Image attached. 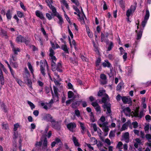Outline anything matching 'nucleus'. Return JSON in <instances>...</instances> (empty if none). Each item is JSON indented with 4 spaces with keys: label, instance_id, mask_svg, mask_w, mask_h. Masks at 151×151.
<instances>
[{
    "label": "nucleus",
    "instance_id": "nucleus-46",
    "mask_svg": "<svg viewBox=\"0 0 151 151\" xmlns=\"http://www.w3.org/2000/svg\"><path fill=\"white\" fill-rule=\"evenodd\" d=\"M132 124L133 125V127L134 128H137L138 127V123L137 121L132 122Z\"/></svg>",
    "mask_w": 151,
    "mask_h": 151
},
{
    "label": "nucleus",
    "instance_id": "nucleus-24",
    "mask_svg": "<svg viewBox=\"0 0 151 151\" xmlns=\"http://www.w3.org/2000/svg\"><path fill=\"white\" fill-rule=\"evenodd\" d=\"M128 126V124L127 122H126L124 123L122 125V127L120 130V131H123L125 130V129L127 128Z\"/></svg>",
    "mask_w": 151,
    "mask_h": 151
},
{
    "label": "nucleus",
    "instance_id": "nucleus-34",
    "mask_svg": "<svg viewBox=\"0 0 151 151\" xmlns=\"http://www.w3.org/2000/svg\"><path fill=\"white\" fill-rule=\"evenodd\" d=\"M107 99L106 97H103L102 98L101 102L104 103L103 105H108L109 104H110V103L106 102Z\"/></svg>",
    "mask_w": 151,
    "mask_h": 151
},
{
    "label": "nucleus",
    "instance_id": "nucleus-20",
    "mask_svg": "<svg viewBox=\"0 0 151 151\" xmlns=\"http://www.w3.org/2000/svg\"><path fill=\"white\" fill-rule=\"evenodd\" d=\"M61 49L66 53H69V51L66 45H63L61 46Z\"/></svg>",
    "mask_w": 151,
    "mask_h": 151
},
{
    "label": "nucleus",
    "instance_id": "nucleus-31",
    "mask_svg": "<svg viewBox=\"0 0 151 151\" xmlns=\"http://www.w3.org/2000/svg\"><path fill=\"white\" fill-rule=\"evenodd\" d=\"M122 100L124 104L127 103L129 101L128 99L125 96H123L122 97Z\"/></svg>",
    "mask_w": 151,
    "mask_h": 151
},
{
    "label": "nucleus",
    "instance_id": "nucleus-30",
    "mask_svg": "<svg viewBox=\"0 0 151 151\" xmlns=\"http://www.w3.org/2000/svg\"><path fill=\"white\" fill-rule=\"evenodd\" d=\"M80 125L82 129L81 130V133L83 134H84L85 133L84 131L85 130V128L84 126V124L83 123H82L81 122L80 123Z\"/></svg>",
    "mask_w": 151,
    "mask_h": 151
},
{
    "label": "nucleus",
    "instance_id": "nucleus-19",
    "mask_svg": "<svg viewBox=\"0 0 151 151\" xmlns=\"http://www.w3.org/2000/svg\"><path fill=\"white\" fill-rule=\"evenodd\" d=\"M10 64L14 68H17V63L10 58L9 61Z\"/></svg>",
    "mask_w": 151,
    "mask_h": 151
},
{
    "label": "nucleus",
    "instance_id": "nucleus-36",
    "mask_svg": "<svg viewBox=\"0 0 151 151\" xmlns=\"http://www.w3.org/2000/svg\"><path fill=\"white\" fill-rule=\"evenodd\" d=\"M27 64H28V68H29V69L30 70L31 72V73H32L33 74L34 70L33 69L32 67V66L31 64L29 62H28L27 63Z\"/></svg>",
    "mask_w": 151,
    "mask_h": 151
},
{
    "label": "nucleus",
    "instance_id": "nucleus-38",
    "mask_svg": "<svg viewBox=\"0 0 151 151\" xmlns=\"http://www.w3.org/2000/svg\"><path fill=\"white\" fill-rule=\"evenodd\" d=\"M109 68L110 69V72L109 73H108V74L109 77L111 78L114 75V73L113 72V68L111 66V67Z\"/></svg>",
    "mask_w": 151,
    "mask_h": 151
},
{
    "label": "nucleus",
    "instance_id": "nucleus-18",
    "mask_svg": "<svg viewBox=\"0 0 151 151\" xmlns=\"http://www.w3.org/2000/svg\"><path fill=\"white\" fill-rule=\"evenodd\" d=\"M24 38L21 35H19L16 38V41L17 42H23Z\"/></svg>",
    "mask_w": 151,
    "mask_h": 151
},
{
    "label": "nucleus",
    "instance_id": "nucleus-50",
    "mask_svg": "<svg viewBox=\"0 0 151 151\" xmlns=\"http://www.w3.org/2000/svg\"><path fill=\"white\" fill-rule=\"evenodd\" d=\"M0 81L1 82V84L3 85L4 83V80L3 76H0Z\"/></svg>",
    "mask_w": 151,
    "mask_h": 151
},
{
    "label": "nucleus",
    "instance_id": "nucleus-51",
    "mask_svg": "<svg viewBox=\"0 0 151 151\" xmlns=\"http://www.w3.org/2000/svg\"><path fill=\"white\" fill-rule=\"evenodd\" d=\"M11 57L10 59H11L13 60L15 62L17 60L16 55L14 54L12 55L11 56Z\"/></svg>",
    "mask_w": 151,
    "mask_h": 151
},
{
    "label": "nucleus",
    "instance_id": "nucleus-13",
    "mask_svg": "<svg viewBox=\"0 0 151 151\" xmlns=\"http://www.w3.org/2000/svg\"><path fill=\"white\" fill-rule=\"evenodd\" d=\"M105 90H100L98 92L97 96H101L104 95V94H105L106 97H108V95L105 93Z\"/></svg>",
    "mask_w": 151,
    "mask_h": 151
},
{
    "label": "nucleus",
    "instance_id": "nucleus-42",
    "mask_svg": "<svg viewBox=\"0 0 151 151\" xmlns=\"http://www.w3.org/2000/svg\"><path fill=\"white\" fill-rule=\"evenodd\" d=\"M63 12H64V16L66 18L67 21L69 23H70V19H69V17H68V15L66 14L65 11H64V9H63Z\"/></svg>",
    "mask_w": 151,
    "mask_h": 151
},
{
    "label": "nucleus",
    "instance_id": "nucleus-47",
    "mask_svg": "<svg viewBox=\"0 0 151 151\" xmlns=\"http://www.w3.org/2000/svg\"><path fill=\"white\" fill-rule=\"evenodd\" d=\"M108 123L107 122H104L102 124H99V125L100 127H105L107 126V125L108 124Z\"/></svg>",
    "mask_w": 151,
    "mask_h": 151
},
{
    "label": "nucleus",
    "instance_id": "nucleus-2",
    "mask_svg": "<svg viewBox=\"0 0 151 151\" xmlns=\"http://www.w3.org/2000/svg\"><path fill=\"white\" fill-rule=\"evenodd\" d=\"M41 65L40 66V71L42 75L43 76H45V68H44L45 65L46 64L47 68V70H48V66L47 64V62L46 60L45 61L44 60H41L40 61Z\"/></svg>",
    "mask_w": 151,
    "mask_h": 151
},
{
    "label": "nucleus",
    "instance_id": "nucleus-33",
    "mask_svg": "<svg viewBox=\"0 0 151 151\" xmlns=\"http://www.w3.org/2000/svg\"><path fill=\"white\" fill-rule=\"evenodd\" d=\"M115 131H112L111 130L110 131L109 135V137L110 138H111L112 137H114L115 136Z\"/></svg>",
    "mask_w": 151,
    "mask_h": 151
},
{
    "label": "nucleus",
    "instance_id": "nucleus-58",
    "mask_svg": "<svg viewBox=\"0 0 151 151\" xmlns=\"http://www.w3.org/2000/svg\"><path fill=\"white\" fill-rule=\"evenodd\" d=\"M123 145V144L121 142H118L117 146L116 148H118L119 149H121V147Z\"/></svg>",
    "mask_w": 151,
    "mask_h": 151
},
{
    "label": "nucleus",
    "instance_id": "nucleus-63",
    "mask_svg": "<svg viewBox=\"0 0 151 151\" xmlns=\"http://www.w3.org/2000/svg\"><path fill=\"white\" fill-rule=\"evenodd\" d=\"M93 47L95 48V51L96 52H99V51L98 49L97 45H96V44H95V43L94 42H93Z\"/></svg>",
    "mask_w": 151,
    "mask_h": 151
},
{
    "label": "nucleus",
    "instance_id": "nucleus-8",
    "mask_svg": "<svg viewBox=\"0 0 151 151\" xmlns=\"http://www.w3.org/2000/svg\"><path fill=\"white\" fill-rule=\"evenodd\" d=\"M102 65L104 68H110L112 66L111 64L108 60H105L104 62L102 63Z\"/></svg>",
    "mask_w": 151,
    "mask_h": 151
},
{
    "label": "nucleus",
    "instance_id": "nucleus-22",
    "mask_svg": "<svg viewBox=\"0 0 151 151\" xmlns=\"http://www.w3.org/2000/svg\"><path fill=\"white\" fill-rule=\"evenodd\" d=\"M12 50L14 52V55H18L17 52H20V49L18 48H15L14 47H13Z\"/></svg>",
    "mask_w": 151,
    "mask_h": 151
},
{
    "label": "nucleus",
    "instance_id": "nucleus-15",
    "mask_svg": "<svg viewBox=\"0 0 151 151\" xmlns=\"http://www.w3.org/2000/svg\"><path fill=\"white\" fill-rule=\"evenodd\" d=\"M119 5L123 10H124L125 8V1L123 0H119Z\"/></svg>",
    "mask_w": 151,
    "mask_h": 151
},
{
    "label": "nucleus",
    "instance_id": "nucleus-25",
    "mask_svg": "<svg viewBox=\"0 0 151 151\" xmlns=\"http://www.w3.org/2000/svg\"><path fill=\"white\" fill-rule=\"evenodd\" d=\"M101 61V58L100 57H99L96 59L95 62L96 66V67H98L99 66Z\"/></svg>",
    "mask_w": 151,
    "mask_h": 151
},
{
    "label": "nucleus",
    "instance_id": "nucleus-56",
    "mask_svg": "<svg viewBox=\"0 0 151 151\" xmlns=\"http://www.w3.org/2000/svg\"><path fill=\"white\" fill-rule=\"evenodd\" d=\"M102 130L105 132H107L109 130V129L108 126L102 128Z\"/></svg>",
    "mask_w": 151,
    "mask_h": 151
},
{
    "label": "nucleus",
    "instance_id": "nucleus-11",
    "mask_svg": "<svg viewBox=\"0 0 151 151\" xmlns=\"http://www.w3.org/2000/svg\"><path fill=\"white\" fill-rule=\"evenodd\" d=\"M103 107L104 109H107V112H106V114H107L108 113L109 114H110L111 112V104H109L108 105H103Z\"/></svg>",
    "mask_w": 151,
    "mask_h": 151
},
{
    "label": "nucleus",
    "instance_id": "nucleus-37",
    "mask_svg": "<svg viewBox=\"0 0 151 151\" xmlns=\"http://www.w3.org/2000/svg\"><path fill=\"white\" fill-rule=\"evenodd\" d=\"M145 98L142 99V107L143 108L145 109L147 108V105L146 103H145Z\"/></svg>",
    "mask_w": 151,
    "mask_h": 151
},
{
    "label": "nucleus",
    "instance_id": "nucleus-14",
    "mask_svg": "<svg viewBox=\"0 0 151 151\" xmlns=\"http://www.w3.org/2000/svg\"><path fill=\"white\" fill-rule=\"evenodd\" d=\"M0 35L2 37H4L5 38L7 39L8 38L7 35V32L2 29H1Z\"/></svg>",
    "mask_w": 151,
    "mask_h": 151
},
{
    "label": "nucleus",
    "instance_id": "nucleus-40",
    "mask_svg": "<svg viewBox=\"0 0 151 151\" xmlns=\"http://www.w3.org/2000/svg\"><path fill=\"white\" fill-rule=\"evenodd\" d=\"M28 104L30 106L31 109H34L35 107V106L34 104L30 101H28L27 102Z\"/></svg>",
    "mask_w": 151,
    "mask_h": 151
},
{
    "label": "nucleus",
    "instance_id": "nucleus-59",
    "mask_svg": "<svg viewBox=\"0 0 151 151\" xmlns=\"http://www.w3.org/2000/svg\"><path fill=\"white\" fill-rule=\"evenodd\" d=\"M56 70L60 72L62 71V70L61 69V68H52V71H55Z\"/></svg>",
    "mask_w": 151,
    "mask_h": 151
},
{
    "label": "nucleus",
    "instance_id": "nucleus-54",
    "mask_svg": "<svg viewBox=\"0 0 151 151\" xmlns=\"http://www.w3.org/2000/svg\"><path fill=\"white\" fill-rule=\"evenodd\" d=\"M55 61H51V66L52 67V68H56V63L55 62Z\"/></svg>",
    "mask_w": 151,
    "mask_h": 151
},
{
    "label": "nucleus",
    "instance_id": "nucleus-3",
    "mask_svg": "<svg viewBox=\"0 0 151 151\" xmlns=\"http://www.w3.org/2000/svg\"><path fill=\"white\" fill-rule=\"evenodd\" d=\"M53 90L55 95L53 93V91L52 89H51V92L52 96L54 100L55 99L56 101H58L59 99V97L58 95V88L55 86H53Z\"/></svg>",
    "mask_w": 151,
    "mask_h": 151
},
{
    "label": "nucleus",
    "instance_id": "nucleus-21",
    "mask_svg": "<svg viewBox=\"0 0 151 151\" xmlns=\"http://www.w3.org/2000/svg\"><path fill=\"white\" fill-rule=\"evenodd\" d=\"M51 10L52 11V12L53 13V17H54V16L56 17L58 16V15H60L58 13H57L56 8L54 7L52 9H51Z\"/></svg>",
    "mask_w": 151,
    "mask_h": 151
},
{
    "label": "nucleus",
    "instance_id": "nucleus-64",
    "mask_svg": "<svg viewBox=\"0 0 151 151\" xmlns=\"http://www.w3.org/2000/svg\"><path fill=\"white\" fill-rule=\"evenodd\" d=\"M145 119L147 121L149 122L151 120V117L149 115H147L145 116Z\"/></svg>",
    "mask_w": 151,
    "mask_h": 151
},
{
    "label": "nucleus",
    "instance_id": "nucleus-7",
    "mask_svg": "<svg viewBox=\"0 0 151 151\" xmlns=\"http://www.w3.org/2000/svg\"><path fill=\"white\" fill-rule=\"evenodd\" d=\"M81 100L73 102L71 105V107L74 109H76L81 104Z\"/></svg>",
    "mask_w": 151,
    "mask_h": 151
},
{
    "label": "nucleus",
    "instance_id": "nucleus-48",
    "mask_svg": "<svg viewBox=\"0 0 151 151\" xmlns=\"http://www.w3.org/2000/svg\"><path fill=\"white\" fill-rule=\"evenodd\" d=\"M123 137L124 138L127 139L129 138V133L128 132H125L123 135Z\"/></svg>",
    "mask_w": 151,
    "mask_h": 151
},
{
    "label": "nucleus",
    "instance_id": "nucleus-44",
    "mask_svg": "<svg viewBox=\"0 0 151 151\" xmlns=\"http://www.w3.org/2000/svg\"><path fill=\"white\" fill-rule=\"evenodd\" d=\"M100 78L104 80H106L107 79L106 76L104 74H102L100 75Z\"/></svg>",
    "mask_w": 151,
    "mask_h": 151
},
{
    "label": "nucleus",
    "instance_id": "nucleus-41",
    "mask_svg": "<svg viewBox=\"0 0 151 151\" xmlns=\"http://www.w3.org/2000/svg\"><path fill=\"white\" fill-rule=\"evenodd\" d=\"M139 111L136 110L134 111H132V113H133L134 116L136 117H139Z\"/></svg>",
    "mask_w": 151,
    "mask_h": 151
},
{
    "label": "nucleus",
    "instance_id": "nucleus-27",
    "mask_svg": "<svg viewBox=\"0 0 151 151\" xmlns=\"http://www.w3.org/2000/svg\"><path fill=\"white\" fill-rule=\"evenodd\" d=\"M150 17V12L149 10L148 9L146 10V14L144 17L145 19L147 20L149 19Z\"/></svg>",
    "mask_w": 151,
    "mask_h": 151
},
{
    "label": "nucleus",
    "instance_id": "nucleus-1",
    "mask_svg": "<svg viewBox=\"0 0 151 151\" xmlns=\"http://www.w3.org/2000/svg\"><path fill=\"white\" fill-rule=\"evenodd\" d=\"M46 135H43L40 139V140L39 142H37L35 144V146L40 147L42 144V149H45L47 146V140L46 137Z\"/></svg>",
    "mask_w": 151,
    "mask_h": 151
},
{
    "label": "nucleus",
    "instance_id": "nucleus-28",
    "mask_svg": "<svg viewBox=\"0 0 151 151\" xmlns=\"http://www.w3.org/2000/svg\"><path fill=\"white\" fill-rule=\"evenodd\" d=\"M46 17L49 20H51L53 18V14L52 13L50 14L48 13H46Z\"/></svg>",
    "mask_w": 151,
    "mask_h": 151
},
{
    "label": "nucleus",
    "instance_id": "nucleus-61",
    "mask_svg": "<svg viewBox=\"0 0 151 151\" xmlns=\"http://www.w3.org/2000/svg\"><path fill=\"white\" fill-rule=\"evenodd\" d=\"M73 101V99H69L66 102V106H68L69 104H70L71 102L72 101Z\"/></svg>",
    "mask_w": 151,
    "mask_h": 151
},
{
    "label": "nucleus",
    "instance_id": "nucleus-45",
    "mask_svg": "<svg viewBox=\"0 0 151 151\" xmlns=\"http://www.w3.org/2000/svg\"><path fill=\"white\" fill-rule=\"evenodd\" d=\"M17 15L18 17L21 18L24 16V14L23 12L18 11L17 12Z\"/></svg>",
    "mask_w": 151,
    "mask_h": 151
},
{
    "label": "nucleus",
    "instance_id": "nucleus-32",
    "mask_svg": "<svg viewBox=\"0 0 151 151\" xmlns=\"http://www.w3.org/2000/svg\"><path fill=\"white\" fill-rule=\"evenodd\" d=\"M1 108L6 113L7 112V106L4 103H2L1 104Z\"/></svg>",
    "mask_w": 151,
    "mask_h": 151
},
{
    "label": "nucleus",
    "instance_id": "nucleus-55",
    "mask_svg": "<svg viewBox=\"0 0 151 151\" xmlns=\"http://www.w3.org/2000/svg\"><path fill=\"white\" fill-rule=\"evenodd\" d=\"M147 20H146L145 19H144V20L142 22V25L143 28H144L145 27L147 22Z\"/></svg>",
    "mask_w": 151,
    "mask_h": 151
},
{
    "label": "nucleus",
    "instance_id": "nucleus-4",
    "mask_svg": "<svg viewBox=\"0 0 151 151\" xmlns=\"http://www.w3.org/2000/svg\"><path fill=\"white\" fill-rule=\"evenodd\" d=\"M51 122L52 127L53 128L58 130L60 129V125L59 124L58 122L56 121L54 119Z\"/></svg>",
    "mask_w": 151,
    "mask_h": 151
},
{
    "label": "nucleus",
    "instance_id": "nucleus-60",
    "mask_svg": "<svg viewBox=\"0 0 151 151\" xmlns=\"http://www.w3.org/2000/svg\"><path fill=\"white\" fill-rule=\"evenodd\" d=\"M131 110L130 109V108L129 107H127L125 108H124L123 110V111L124 112H125V111H126L128 113H130L131 112Z\"/></svg>",
    "mask_w": 151,
    "mask_h": 151
},
{
    "label": "nucleus",
    "instance_id": "nucleus-53",
    "mask_svg": "<svg viewBox=\"0 0 151 151\" xmlns=\"http://www.w3.org/2000/svg\"><path fill=\"white\" fill-rule=\"evenodd\" d=\"M75 113L76 115L78 117L80 116V113L79 110L78 109H76L75 111Z\"/></svg>",
    "mask_w": 151,
    "mask_h": 151
},
{
    "label": "nucleus",
    "instance_id": "nucleus-5",
    "mask_svg": "<svg viewBox=\"0 0 151 151\" xmlns=\"http://www.w3.org/2000/svg\"><path fill=\"white\" fill-rule=\"evenodd\" d=\"M53 119L52 116L49 114H46L42 117V120L47 122H51Z\"/></svg>",
    "mask_w": 151,
    "mask_h": 151
},
{
    "label": "nucleus",
    "instance_id": "nucleus-23",
    "mask_svg": "<svg viewBox=\"0 0 151 151\" xmlns=\"http://www.w3.org/2000/svg\"><path fill=\"white\" fill-rule=\"evenodd\" d=\"M124 85V83L122 82H120L117 85L116 88L117 90L120 91Z\"/></svg>",
    "mask_w": 151,
    "mask_h": 151
},
{
    "label": "nucleus",
    "instance_id": "nucleus-43",
    "mask_svg": "<svg viewBox=\"0 0 151 151\" xmlns=\"http://www.w3.org/2000/svg\"><path fill=\"white\" fill-rule=\"evenodd\" d=\"M8 126L7 124H4L3 123L2 125V128L3 129H7L8 128Z\"/></svg>",
    "mask_w": 151,
    "mask_h": 151
},
{
    "label": "nucleus",
    "instance_id": "nucleus-35",
    "mask_svg": "<svg viewBox=\"0 0 151 151\" xmlns=\"http://www.w3.org/2000/svg\"><path fill=\"white\" fill-rule=\"evenodd\" d=\"M114 46L113 43L112 42H110V43L108 47L107 48V51H110L113 48Z\"/></svg>",
    "mask_w": 151,
    "mask_h": 151
},
{
    "label": "nucleus",
    "instance_id": "nucleus-16",
    "mask_svg": "<svg viewBox=\"0 0 151 151\" xmlns=\"http://www.w3.org/2000/svg\"><path fill=\"white\" fill-rule=\"evenodd\" d=\"M132 5L126 12V15L127 17H129L130 15L132 13Z\"/></svg>",
    "mask_w": 151,
    "mask_h": 151
},
{
    "label": "nucleus",
    "instance_id": "nucleus-52",
    "mask_svg": "<svg viewBox=\"0 0 151 151\" xmlns=\"http://www.w3.org/2000/svg\"><path fill=\"white\" fill-rule=\"evenodd\" d=\"M81 103H82V106L83 107H86L87 106V103L85 101H83L81 100Z\"/></svg>",
    "mask_w": 151,
    "mask_h": 151
},
{
    "label": "nucleus",
    "instance_id": "nucleus-39",
    "mask_svg": "<svg viewBox=\"0 0 151 151\" xmlns=\"http://www.w3.org/2000/svg\"><path fill=\"white\" fill-rule=\"evenodd\" d=\"M45 1L46 2L47 4V6L49 7L51 9L55 7L54 6H52L49 0H46Z\"/></svg>",
    "mask_w": 151,
    "mask_h": 151
},
{
    "label": "nucleus",
    "instance_id": "nucleus-29",
    "mask_svg": "<svg viewBox=\"0 0 151 151\" xmlns=\"http://www.w3.org/2000/svg\"><path fill=\"white\" fill-rule=\"evenodd\" d=\"M25 82L26 83L27 85H28L30 88H32V83L31 79H29L28 80H27Z\"/></svg>",
    "mask_w": 151,
    "mask_h": 151
},
{
    "label": "nucleus",
    "instance_id": "nucleus-12",
    "mask_svg": "<svg viewBox=\"0 0 151 151\" xmlns=\"http://www.w3.org/2000/svg\"><path fill=\"white\" fill-rule=\"evenodd\" d=\"M36 16L40 18L41 19L43 20L45 19V17L42 12H40L38 10H37L35 12Z\"/></svg>",
    "mask_w": 151,
    "mask_h": 151
},
{
    "label": "nucleus",
    "instance_id": "nucleus-57",
    "mask_svg": "<svg viewBox=\"0 0 151 151\" xmlns=\"http://www.w3.org/2000/svg\"><path fill=\"white\" fill-rule=\"evenodd\" d=\"M50 53L49 56L50 57L53 56L55 54L54 51L52 48H50Z\"/></svg>",
    "mask_w": 151,
    "mask_h": 151
},
{
    "label": "nucleus",
    "instance_id": "nucleus-26",
    "mask_svg": "<svg viewBox=\"0 0 151 151\" xmlns=\"http://www.w3.org/2000/svg\"><path fill=\"white\" fill-rule=\"evenodd\" d=\"M74 96V93L71 91H69L68 92V98L71 99Z\"/></svg>",
    "mask_w": 151,
    "mask_h": 151
},
{
    "label": "nucleus",
    "instance_id": "nucleus-17",
    "mask_svg": "<svg viewBox=\"0 0 151 151\" xmlns=\"http://www.w3.org/2000/svg\"><path fill=\"white\" fill-rule=\"evenodd\" d=\"M57 17L59 20V21L58 22V23L62 27V24L64 22L63 18L60 15H58Z\"/></svg>",
    "mask_w": 151,
    "mask_h": 151
},
{
    "label": "nucleus",
    "instance_id": "nucleus-6",
    "mask_svg": "<svg viewBox=\"0 0 151 151\" xmlns=\"http://www.w3.org/2000/svg\"><path fill=\"white\" fill-rule=\"evenodd\" d=\"M67 128L69 131L73 132L74 129L76 127V125L74 122H70L67 124Z\"/></svg>",
    "mask_w": 151,
    "mask_h": 151
},
{
    "label": "nucleus",
    "instance_id": "nucleus-9",
    "mask_svg": "<svg viewBox=\"0 0 151 151\" xmlns=\"http://www.w3.org/2000/svg\"><path fill=\"white\" fill-rule=\"evenodd\" d=\"M12 12L10 9H9L6 13V16L8 20H10L12 17Z\"/></svg>",
    "mask_w": 151,
    "mask_h": 151
},
{
    "label": "nucleus",
    "instance_id": "nucleus-49",
    "mask_svg": "<svg viewBox=\"0 0 151 151\" xmlns=\"http://www.w3.org/2000/svg\"><path fill=\"white\" fill-rule=\"evenodd\" d=\"M81 58L82 59V60L83 61L87 62L88 61V58L83 55H81Z\"/></svg>",
    "mask_w": 151,
    "mask_h": 151
},
{
    "label": "nucleus",
    "instance_id": "nucleus-10",
    "mask_svg": "<svg viewBox=\"0 0 151 151\" xmlns=\"http://www.w3.org/2000/svg\"><path fill=\"white\" fill-rule=\"evenodd\" d=\"M143 31V29H140L139 31L138 32V31L137 30H135V32L137 33V37L136 38V39L137 40L140 39L141 38L142 35Z\"/></svg>",
    "mask_w": 151,
    "mask_h": 151
},
{
    "label": "nucleus",
    "instance_id": "nucleus-62",
    "mask_svg": "<svg viewBox=\"0 0 151 151\" xmlns=\"http://www.w3.org/2000/svg\"><path fill=\"white\" fill-rule=\"evenodd\" d=\"M68 89H74L73 88V86L72 84L70 82H69L68 84Z\"/></svg>",
    "mask_w": 151,
    "mask_h": 151
}]
</instances>
